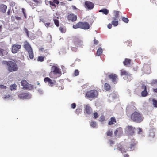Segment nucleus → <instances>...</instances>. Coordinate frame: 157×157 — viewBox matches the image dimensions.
Segmentation results:
<instances>
[{
    "instance_id": "nucleus-34",
    "label": "nucleus",
    "mask_w": 157,
    "mask_h": 157,
    "mask_svg": "<svg viewBox=\"0 0 157 157\" xmlns=\"http://www.w3.org/2000/svg\"><path fill=\"white\" fill-rule=\"evenodd\" d=\"M82 111V109L80 108H78L77 109L75 110V112L78 115L79 113H80Z\"/></svg>"
},
{
    "instance_id": "nucleus-9",
    "label": "nucleus",
    "mask_w": 157,
    "mask_h": 157,
    "mask_svg": "<svg viewBox=\"0 0 157 157\" xmlns=\"http://www.w3.org/2000/svg\"><path fill=\"white\" fill-rule=\"evenodd\" d=\"M44 81L45 83H48L50 86L52 87L55 84L56 81L54 80L51 79L49 77H46L44 79Z\"/></svg>"
},
{
    "instance_id": "nucleus-30",
    "label": "nucleus",
    "mask_w": 157,
    "mask_h": 157,
    "mask_svg": "<svg viewBox=\"0 0 157 157\" xmlns=\"http://www.w3.org/2000/svg\"><path fill=\"white\" fill-rule=\"evenodd\" d=\"M17 86L15 84L11 85L10 86V90L11 91L15 90H16Z\"/></svg>"
},
{
    "instance_id": "nucleus-19",
    "label": "nucleus",
    "mask_w": 157,
    "mask_h": 157,
    "mask_svg": "<svg viewBox=\"0 0 157 157\" xmlns=\"http://www.w3.org/2000/svg\"><path fill=\"white\" fill-rule=\"evenodd\" d=\"M128 128L129 134L131 135H132L135 133V128L131 126H128Z\"/></svg>"
},
{
    "instance_id": "nucleus-35",
    "label": "nucleus",
    "mask_w": 157,
    "mask_h": 157,
    "mask_svg": "<svg viewBox=\"0 0 157 157\" xmlns=\"http://www.w3.org/2000/svg\"><path fill=\"white\" fill-rule=\"evenodd\" d=\"M90 126L93 128H95L96 126V123L93 121H92L90 123Z\"/></svg>"
},
{
    "instance_id": "nucleus-49",
    "label": "nucleus",
    "mask_w": 157,
    "mask_h": 157,
    "mask_svg": "<svg viewBox=\"0 0 157 157\" xmlns=\"http://www.w3.org/2000/svg\"><path fill=\"white\" fill-rule=\"evenodd\" d=\"M94 44L96 45H97L98 44V41L95 38L94 39Z\"/></svg>"
},
{
    "instance_id": "nucleus-52",
    "label": "nucleus",
    "mask_w": 157,
    "mask_h": 157,
    "mask_svg": "<svg viewBox=\"0 0 157 157\" xmlns=\"http://www.w3.org/2000/svg\"><path fill=\"white\" fill-rule=\"evenodd\" d=\"M112 26V24H111L110 23L108 25V26H107L108 28L109 29L111 28Z\"/></svg>"
},
{
    "instance_id": "nucleus-18",
    "label": "nucleus",
    "mask_w": 157,
    "mask_h": 157,
    "mask_svg": "<svg viewBox=\"0 0 157 157\" xmlns=\"http://www.w3.org/2000/svg\"><path fill=\"white\" fill-rule=\"evenodd\" d=\"M123 132L122 128L121 127H119L115 131L114 133L115 136L118 135L120 136L122 134Z\"/></svg>"
},
{
    "instance_id": "nucleus-62",
    "label": "nucleus",
    "mask_w": 157,
    "mask_h": 157,
    "mask_svg": "<svg viewBox=\"0 0 157 157\" xmlns=\"http://www.w3.org/2000/svg\"><path fill=\"white\" fill-rule=\"evenodd\" d=\"M38 92L40 93V94H42V92L41 90H38Z\"/></svg>"
},
{
    "instance_id": "nucleus-45",
    "label": "nucleus",
    "mask_w": 157,
    "mask_h": 157,
    "mask_svg": "<svg viewBox=\"0 0 157 157\" xmlns=\"http://www.w3.org/2000/svg\"><path fill=\"white\" fill-rule=\"evenodd\" d=\"M155 136L154 133L153 132H151L149 133V136L151 137H153Z\"/></svg>"
},
{
    "instance_id": "nucleus-28",
    "label": "nucleus",
    "mask_w": 157,
    "mask_h": 157,
    "mask_svg": "<svg viewBox=\"0 0 157 157\" xmlns=\"http://www.w3.org/2000/svg\"><path fill=\"white\" fill-rule=\"evenodd\" d=\"M99 12H102L103 14L105 15H107L109 13L108 10L106 9L101 10L99 11Z\"/></svg>"
},
{
    "instance_id": "nucleus-6",
    "label": "nucleus",
    "mask_w": 157,
    "mask_h": 157,
    "mask_svg": "<svg viewBox=\"0 0 157 157\" xmlns=\"http://www.w3.org/2000/svg\"><path fill=\"white\" fill-rule=\"evenodd\" d=\"M73 42L75 45L73 46L76 47H82V42L77 37H74L73 39Z\"/></svg>"
},
{
    "instance_id": "nucleus-11",
    "label": "nucleus",
    "mask_w": 157,
    "mask_h": 157,
    "mask_svg": "<svg viewBox=\"0 0 157 157\" xmlns=\"http://www.w3.org/2000/svg\"><path fill=\"white\" fill-rule=\"evenodd\" d=\"M67 20L72 22H74L77 20V16L73 13H70L67 16Z\"/></svg>"
},
{
    "instance_id": "nucleus-16",
    "label": "nucleus",
    "mask_w": 157,
    "mask_h": 157,
    "mask_svg": "<svg viewBox=\"0 0 157 157\" xmlns=\"http://www.w3.org/2000/svg\"><path fill=\"white\" fill-rule=\"evenodd\" d=\"M137 142L135 141V139H132V143L130 144L129 147V150H128V151L133 150L134 149L135 146L136 145ZM129 149V148H128Z\"/></svg>"
},
{
    "instance_id": "nucleus-2",
    "label": "nucleus",
    "mask_w": 157,
    "mask_h": 157,
    "mask_svg": "<svg viewBox=\"0 0 157 157\" xmlns=\"http://www.w3.org/2000/svg\"><path fill=\"white\" fill-rule=\"evenodd\" d=\"M5 64L6 65L7 70L10 72L16 71L18 69L17 64L14 62L10 61H6Z\"/></svg>"
},
{
    "instance_id": "nucleus-46",
    "label": "nucleus",
    "mask_w": 157,
    "mask_h": 157,
    "mask_svg": "<svg viewBox=\"0 0 157 157\" xmlns=\"http://www.w3.org/2000/svg\"><path fill=\"white\" fill-rule=\"evenodd\" d=\"M94 117L95 119H96L98 118V114L97 113L95 112L94 113Z\"/></svg>"
},
{
    "instance_id": "nucleus-29",
    "label": "nucleus",
    "mask_w": 157,
    "mask_h": 157,
    "mask_svg": "<svg viewBox=\"0 0 157 157\" xmlns=\"http://www.w3.org/2000/svg\"><path fill=\"white\" fill-rule=\"evenodd\" d=\"M102 52L103 50L102 48H101L100 47L99 48H98L96 52V55L99 56L102 53Z\"/></svg>"
},
{
    "instance_id": "nucleus-32",
    "label": "nucleus",
    "mask_w": 157,
    "mask_h": 157,
    "mask_svg": "<svg viewBox=\"0 0 157 157\" xmlns=\"http://www.w3.org/2000/svg\"><path fill=\"white\" fill-rule=\"evenodd\" d=\"M45 56H39L38 57L37 60L39 62H43L44 60Z\"/></svg>"
},
{
    "instance_id": "nucleus-27",
    "label": "nucleus",
    "mask_w": 157,
    "mask_h": 157,
    "mask_svg": "<svg viewBox=\"0 0 157 157\" xmlns=\"http://www.w3.org/2000/svg\"><path fill=\"white\" fill-rule=\"evenodd\" d=\"M111 86L108 83H105L104 85V88L106 91L110 90Z\"/></svg>"
},
{
    "instance_id": "nucleus-4",
    "label": "nucleus",
    "mask_w": 157,
    "mask_h": 157,
    "mask_svg": "<svg viewBox=\"0 0 157 157\" xmlns=\"http://www.w3.org/2000/svg\"><path fill=\"white\" fill-rule=\"evenodd\" d=\"M73 29H82L85 30L88 29L90 28L89 24L87 22H79L76 24L73 25Z\"/></svg>"
},
{
    "instance_id": "nucleus-41",
    "label": "nucleus",
    "mask_w": 157,
    "mask_h": 157,
    "mask_svg": "<svg viewBox=\"0 0 157 157\" xmlns=\"http://www.w3.org/2000/svg\"><path fill=\"white\" fill-rule=\"evenodd\" d=\"M74 75L75 76H77L79 74V71L78 70L76 69L75 70L74 73Z\"/></svg>"
},
{
    "instance_id": "nucleus-33",
    "label": "nucleus",
    "mask_w": 157,
    "mask_h": 157,
    "mask_svg": "<svg viewBox=\"0 0 157 157\" xmlns=\"http://www.w3.org/2000/svg\"><path fill=\"white\" fill-rule=\"evenodd\" d=\"M59 29L62 33H64L66 31L65 28L62 26H60L59 28Z\"/></svg>"
},
{
    "instance_id": "nucleus-63",
    "label": "nucleus",
    "mask_w": 157,
    "mask_h": 157,
    "mask_svg": "<svg viewBox=\"0 0 157 157\" xmlns=\"http://www.w3.org/2000/svg\"><path fill=\"white\" fill-rule=\"evenodd\" d=\"M73 49H75V50H76V49L75 48H72V50H73Z\"/></svg>"
},
{
    "instance_id": "nucleus-21",
    "label": "nucleus",
    "mask_w": 157,
    "mask_h": 157,
    "mask_svg": "<svg viewBox=\"0 0 157 157\" xmlns=\"http://www.w3.org/2000/svg\"><path fill=\"white\" fill-rule=\"evenodd\" d=\"M117 122L116 119L114 117H112L110 118L109 121L108 122L109 125H112L114 124Z\"/></svg>"
},
{
    "instance_id": "nucleus-13",
    "label": "nucleus",
    "mask_w": 157,
    "mask_h": 157,
    "mask_svg": "<svg viewBox=\"0 0 157 157\" xmlns=\"http://www.w3.org/2000/svg\"><path fill=\"white\" fill-rule=\"evenodd\" d=\"M21 45L18 44H13L12 47V52L13 53L17 52L18 50L21 48Z\"/></svg>"
},
{
    "instance_id": "nucleus-15",
    "label": "nucleus",
    "mask_w": 157,
    "mask_h": 157,
    "mask_svg": "<svg viewBox=\"0 0 157 157\" xmlns=\"http://www.w3.org/2000/svg\"><path fill=\"white\" fill-rule=\"evenodd\" d=\"M93 111L92 108L89 105L87 104L85 106L84 109V113L88 115H90L92 113Z\"/></svg>"
},
{
    "instance_id": "nucleus-60",
    "label": "nucleus",
    "mask_w": 157,
    "mask_h": 157,
    "mask_svg": "<svg viewBox=\"0 0 157 157\" xmlns=\"http://www.w3.org/2000/svg\"><path fill=\"white\" fill-rule=\"evenodd\" d=\"M33 1L37 3H38L39 2V1L37 0H33Z\"/></svg>"
},
{
    "instance_id": "nucleus-40",
    "label": "nucleus",
    "mask_w": 157,
    "mask_h": 157,
    "mask_svg": "<svg viewBox=\"0 0 157 157\" xmlns=\"http://www.w3.org/2000/svg\"><path fill=\"white\" fill-rule=\"evenodd\" d=\"M113 134V132L110 130H108L107 132V135L108 136H111Z\"/></svg>"
},
{
    "instance_id": "nucleus-10",
    "label": "nucleus",
    "mask_w": 157,
    "mask_h": 157,
    "mask_svg": "<svg viewBox=\"0 0 157 157\" xmlns=\"http://www.w3.org/2000/svg\"><path fill=\"white\" fill-rule=\"evenodd\" d=\"M94 4L90 1H86L84 2V6L88 10H91L94 7Z\"/></svg>"
},
{
    "instance_id": "nucleus-53",
    "label": "nucleus",
    "mask_w": 157,
    "mask_h": 157,
    "mask_svg": "<svg viewBox=\"0 0 157 157\" xmlns=\"http://www.w3.org/2000/svg\"><path fill=\"white\" fill-rule=\"evenodd\" d=\"M10 97V96L9 95H6L4 97V99H5L6 98H9Z\"/></svg>"
},
{
    "instance_id": "nucleus-59",
    "label": "nucleus",
    "mask_w": 157,
    "mask_h": 157,
    "mask_svg": "<svg viewBox=\"0 0 157 157\" xmlns=\"http://www.w3.org/2000/svg\"><path fill=\"white\" fill-rule=\"evenodd\" d=\"M153 91L154 92L157 93V88L156 89H153Z\"/></svg>"
},
{
    "instance_id": "nucleus-55",
    "label": "nucleus",
    "mask_w": 157,
    "mask_h": 157,
    "mask_svg": "<svg viewBox=\"0 0 157 157\" xmlns=\"http://www.w3.org/2000/svg\"><path fill=\"white\" fill-rule=\"evenodd\" d=\"M11 9H9L7 11V14L8 15H10V13H11Z\"/></svg>"
},
{
    "instance_id": "nucleus-23",
    "label": "nucleus",
    "mask_w": 157,
    "mask_h": 157,
    "mask_svg": "<svg viewBox=\"0 0 157 157\" xmlns=\"http://www.w3.org/2000/svg\"><path fill=\"white\" fill-rule=\"evenodd\" d=\"M117 149L118 150L120 151L122 153H125L126 152L127 150H126L125 148H123L121 145H119L118 146Z\"/></svg>"
},
{
    "instance_id": "nucleus-7",
    "label": "nucleus",
    "mask_w": 157,
    "mask_h": 157,
    "mask_svg": "<svg viewBox=\"0 0 157 157\" xmlns=\"http://www.w3.org/2000/svg\"><path fill=\"white\" fill-rule=\"evenodd\" d=\"M18 96L20 99H28L31 98V95L29 93L22 92Z\"/></svg>"
},
{
    "instance_id": "nucleus-36",
    "label": "nucleus",
    "mask_w": 157,
    "mask_h": 157,
    "mask_svg": "<svg viewBox=\"0 0 157 157\" xmlns=\"http://www.w3.org/2000/svg\"><path fill=\"white\" fill-rule=\"evenodd\" d=\"M152 101L153 102V104L154 107H157V100L153 99H152Z\"/></svg>"
},
{
    "instance_id": "nucleus-51",
    "label": "nucleus",
    "mask_w": 157,
    "mask_h": 157,
    "mask_svg": "<svg viewBox=\"0 0 157 157\" xmlns=\"http://www.w3.org/2000/svg\"><path fill=\"white\" fill-rule=\"evenodd\" d=\"M24 31H25V33H26L27 35L28 36H29V31L26 28H25L24 29Z\"/></svg>"
},
{
    "instance_id": "nucleus-31",
    "label": "nucleus",
    "mask_w": 157,
    "mask_h": 157,
    "mask_svg": "<svg viewBox=\"0 0 157 157\" xmlns=\"http://www.w3.org/2000/svg\"><path fill=\"white\" fill-rule=\"evenodd\" d=\"M151 84L153 86L157 87V80H153L151 82Z\"/></svg>"
},
{
    "instance_id": "nucleus-8",
    "label": "nucleus",
    "mask_w": 157,
    "mask_h": 157,
    "mask_svg": "<svg viewBox=\"0 0 157 157\" xmlns=\"http://www.w3.org/2000/svg\"><path fill=\"white\" fill-rule=\"evenodd\" d=\"M108 77L114 84H115L117 83L118 78L117 75L111 74L109 75Z\"/></svg>"
},
{
    "instance_id": "nucleus-25",
    "label": "nucleus",
    "mask_w": 157,
    "mask_h": 157,
    "mask_svg": "<svg viewBox=\"0 0 157 157\" xmlns=\"http://www.w3.org/2000/svg\"><path fill=\"white\" fill-rule=\"evenodd\" d=\"M8 53L7 50H4L0 48V56H3L6 55Z\"/></svg>"
},
{
    "instance_id": "nucleus-58",
    "label": "nucleus",
    "mask_w": 157,
    "mask_h": 157,
    "mask_svg": "<svg viewBox=\"0 0 157 157\" xmlns=\"http://www.w3.org/2000/svg\"><path fill=\"white\" fill-rule=\"evenodd\" d=\"M124 157H129V156L128 154H124Z\"/></svg>"
},
{
    "instance_id": "nucleus-14",
    "label": "nucleus",
    "mask_w": 157,
    "mask_h": 157,
    "mask_svg": "<svg viewBox=\"0 0 157 157\" xmlns=\"http://www.w3.org/2000/svg\"><path fill=\"white\" fill-rule=\"evenodd\" d=\"M51 72H52L55 74H60L61 71L60 69L57 66H54L51 68Z\"/></svg>"
},
{
    "instance_id": "nucleus-39",
    "label": "nucleus",
    "mask_w": 157,
    "mask_h": 157,
    "mask_svg": "<svg viewBox=\"0 0 157 157\" xmlns=\"http://www.w3.org/2000/svg\"><path fill=\"white\" fill-rule=\"evenodd\" d=\"M54 22L56 26L57 27H59V21L57 19H54Z\"/></svg>"
},
{
    "instance_id": "nucleus-26",
    "label": "nucleus",
    "mask_w": 157,
    "mask_h": 157,
    "mask_svg": "<svg viewBox=\"0 0 157 157\" xmlns=\"http://www.w3.org/2000/svg\"><path fill=\"white\" fill-rule=\"evenodd\" d=\"M113 21L111 23L114 26H116L118 25V21L117 19L113 18Z\"/></svg>"
},
{
    "instance_id": "nucleus-20",
    "label": "nucleus",
    "mask_w": 157,
    "mask_h": 157,
    "mask_svg": "<svg viewBox=\"0 0 157 157\" xmlns=\"http://www.w3.org/2000/svg\"><path fill=\"white\" fill-rule=\"evenodd\" d=\"M7 6L4 4H1L0 5V10L1 12L3 13H5L6 10Z\"/></svg>"
},
{
    "instance_id": "nucleus-37",
    "label": "nucleus",
    "mask_w": 157,
    "mask_h": 157,
    "mask_svg": "<svg viewBox=\"0 0 157 157\" xmlns=\"http://www.w3.org/2000/svg\"><path fill=\"white\" fill-rule=\"evenodd\" d=\"M114 13H115V16L113 18H114V19H117L119 17V11H115Z\"/></svg>"
},
{
    "instance_id": "nucleus-43",
    "label": "nucleus",
    "mask_w": 157,
    "mask_h": 157,
    "mask_svg": "<svg viewBox=\"0 0 157 157\" xmlns=\"http://www.w3.org/2000/svg\"><path fill=\"white\" fill-rule=\"evenodd\" d=\"M105 120V118L104 116H101L100 118L99 121L101 122H103Z\"/></svg>"
},
{
    "instance_id": "nucleus-44",
    "label": "nucleus",
    "mask_w": 157,
    "mask_h": 157,
    "mask_svg": "<svg viewBox=\"0 0 157 157\" xmlns=\"http://www.w3.org/2000/svg\"><path fill=\"white\" fill-rule=\"evenodd\" d=\"M7 88L6 86H4L3 85H0V89H6Z\"/></svg>"
},
{
    "instance_id": "nucleus-61",
    "label": "nucleus",
    "mask_w": 157,
    "mask_h": 157,
    "mask_svg": "<svg viewBox=\"0 0 157 157\" xmlns=\"http://www.w3.org/2000/svg\"><path fill=\"white\" fill-rule=\"evenodd\" d=\"M22 12H23V13L24 15H25V11H24V8H22Z\"/></svg>"
},
{
    "instance_id": "nucleus-3",
    "label": "nucleus",
    "mask_w": 157,
    "mask_h": 157,
    "mask_svg": "<svg viewBox=\"0 0 157 157\" xmlns=\"http://www.w3.org/2000/svg\"><path fill=\"white\" fill-rule=\"evenodd\" d=\"M98 92L95 90H92L86 92L85 97L90 100H92L97 98L98 95Z\"/></svg>"
},
{
    "instance_id": "nucleus-5",
    "label": "nucleus",
    "mask_w": 157,
    "mask_h": 157,
    "mask_svg": "<svg viewBox=\"0 0 157 157\" xmlns=\"http://www.w3.org/2000/svg\"><path fill=\"white\" fill-rule=\"evenodd\" d=\"M23 47L28 52L30 58L31 59H33L34 58V54L32 48L29 43L26 41L25 42Z\"/></svg>"
},
{
    "instance_id": "nucleus-47",
    "label": "nucleus",
    "mask_w": 157,
    "mask_h": 157,
    "mask_svg": "<svg viewBox=\"0 0 157 157\" xmlns=\"http://www.w3.org/2000/svg\"><path fill=\"white\" fill-rule=\"evenodd\" d=\"M76 107V104L75 103H73L71 105V107L73 109H75Z\"/></svg>"
},
{
    "instance_id": "nucleus-42",
    "label": "nucleus",
    "mask_w": 157,
    "mask_h": 157,
    "mask_svg": "<svg viewBox=\"0 0 157 157\" xmlns=\"http://www.w3.org/2000/svg\"><path fill=\"white\" fill-rule=\"evenodd\" d=\"M49 4L50 5L52 6L55 7H56V5L54 4L53 1L52 2V1H49Z\"/></svg>"
},
{
    "instance_id": "nucleus-57",
    "label": "nucleus",
    "mask_w": 157,
    "mask_h": 157,
    "mask_svg": "<svg viewBox=\"0 0 157 157\" xmlns=\"http://www.w3.org/2000/svg\"><path fill=\"white\" fill-rule=\"evenodd\" d=\"M15 18L16 19H17V20H20L21 19V18L20 17H17V16H16Z\"/></svg>"
},
{
    "instance_id": "nucleus-50",
    "label": "nucleus",
    "mask_w": 157,
    "mask_h": 157,
    "mask_svg": "<svg viewBox=\"0 0 157 157\" xmlns=\"http://www.w3.org/2000/svg\"><path fill=\"white\" fill-rule=\"evenodd\" d=\"M53 1L55 3H56L57 4H58L59 3V2L58 1V0H53Z\"/></svg>"
},
{
    "instance_id": "nucleus-1",
    "label": "nucleus",
    "mask_w": 157,
    "mask_h": 157,
    "mask_svg": "<svg viewBox=\"0 0 157 157\" xmlns=\"http://www.w3.org/2000/svg\"><path fill=\"white\" fill-rule=\"evenodd\" d=\"M131 118L133 121L139 123L142 121L144 117L140 112L135 111L131 114Z\"/></svg>"
},
{
    "instance_id": "nucleus-54",
    "label": "nucleus",
    "mask_w": 157,
    "mask_h": 157,
    "mask_svg": "<svg viewBox=\"0 0 157 157\" xmlns=\"http://www.w3.org/2000/svg\"><path fill=\"white\" fill-rule=\"evenodd\" d=\"M50 25V23L49 22L46 23L45 24V25L47 27H49V26Z\"/></svg>"
},
{
    "instance_id": "nucleus-17",
    "label": "nucleus",
    "mask_w": 157,
    "mask_h": 157,
    "mask_svg": "<svg viewBox=\"0 0 157 157\" xmlns=\"http://www.w3.org/2000/svg\"><path fill=\"white\" fill-rule=\"evenodd\" d=\"M21 84L24 89H28L29 88V84L26 80H22L21 82Z\"/></svg>"
},
{
    "instance_id": "nucleus-12",
    "label": "nucleus",
    "mask_w": 157,
    "mask_h": 157,
    "mask_svg": "<svg viewBox=\"0 0 157 157\" xmlns=\"http://www.w3.org/2000/svg\"><path fill=\"white\" fill-rule=\"evenodd\" d=\"M141 89L143 91L141 92V96L145 97L148 95V92L147 91V86L144 84H143L141 86Z\"/></svg>"
},
{
    "instance_id": "nucleus-48",
    "label": "nucleus",
    "mask_w": 157,
    "mask_h": 157,
    "mask_svg": "<svg viewBox=\"0 0 157 157\" xmlns=\"http://www.w3.org/2000/svg\"><path fill=\"white\" fill-rule=\"evenodd\" d=\"M137 129L138 130V133L139 134H140L141 132L142 131V128L139 127L137 128Z\"/></svg>"
},
{
    "instance_id": "nucleus-24",
    "label": "nucleus",
    "mask_w": 157,
    "mask_h": 157,
    "mask_svg": "<svg viewBox=\"0 0 157 157\" xmlns=\"http://www.w3.org/2000/svg\"><path fill=\"white\" fill-rule=\"evenodd\" d=\"M131 60L130 59L128 58H125L124 61L123 62V64L124 65L128 66H130L131 63Z\"/></svg>"
},
{
    "instance_id": "nucleus-38",
    "label": "nucleus",
    "mask_w": 157,
    "mask_h": 157,
    "mask_svg": "<svg viewBox=\"0 0 157 157\" xmlns=\"http://www.w3.org/2000/svg\"><path fill=\"white\" fill-rule=\"evenodd\" d=\"M122 20L125 23H128L129 21V20L127 18H125L124 17H122Z\"/></svg>"
},
{
    "instance_id": "nucleus-64",
    "label": "nucleus",
    "mask_w": 157,
    "mask_h": 157,
    "mask_svg": "<svg viewBox=\"0 0 157 157\" xmlns=\"http://www.w3.org/2000/svg\"><path fill=\"white\" fill-rule=\"evenodd\" d=\"M111 144H113V143H114L113 142V141H111Z\"/></svg>"
},
{
    "instance_id": "nucleus-22",
    "label": "nucleus",
    "mask_w": 157,
    "mask_h": 157,
    "mask_svg": "<svg viewBox=\"0 0 157 157\" xmlns=\"http://www.w3.org/2000/svg\"><path fill=\"white\" fill-rule=\"evenodd\" d=\"M121 75H125V76H130L131 74L129 73L128 72L124 69H122L121 70Z\"/></svg>"
},
{
    "instance_id": "nucleus-56",
    "label": "nucleus",
    "mask_w": 157,
    "mask_h": 157,
    "mask_svg": "<svg viewBox=\"0 0 157 157\" xmlns=\"http://www.w3.org/2000/svg\"><path fill=\"white\" fill-rule=\"evenodd\" d=\"M72 8L73 10H76L77 9V8L76 7V6H75L72 5Z\"/></svg>"
}]
</instances>
